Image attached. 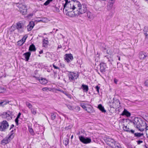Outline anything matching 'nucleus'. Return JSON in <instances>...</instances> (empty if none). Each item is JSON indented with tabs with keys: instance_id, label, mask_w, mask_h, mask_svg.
I'll use <instances>...</instances> for the list:
<instances>
[{
	"instance_id": "49530a36",
	"label": "nucleus",
	"mask_w": 148,
	"mask_h": 148,
	"mask_svg": "<svg viewBox=\"0 0 148 148\" xmlns=\"http://www.w3.org/2000/svg\"><path fill=\"white\" fill-rule=\"evenodd\" d=\"M27 36L26 35H25L22 38V39L21 40L22 41L24 42H25L26 39H27Z\"/></svg>"
},
{
	"instance_id": "603ef678",
	"label": "nucleus",
	"mask_w": 148,
	"mask_h": 148,
	"mask_svg": "<svg viewBox=\"0 0 148 148\" xmlns=\"http://www.w3.org/2000/svg\"><path fill=\"white\" fill-rule=\"evenodd\" d=\"M49 88L46 87H44L42 89V90L43 91H46L48 90H49Z\"/></svg>"
},
{
	"instance_id": "8fccbe9b",
	"label": "nucleus",
	"mask_w": 148,
	"mask_h": 148,
	"mask_svg": "<svg viewBox=\"0 0 148 148\" xmlns=\"http://www.w3.org/2000/svg\"><path fill=\"white\" fill-rule=\"evenodd\" d=\"M33 28V27H32L28 25L27 26L28 31H31L32 29Z\"/></svg>"
},
{
	"instance_id": "a878e982",
	"label": "nucleus",
	"mask_w": 148,
	"mask_h": 148,
	"mask_svg": "<svg viewBox=\"0 0 148 148\" xmlns=\"http://www.w3.org/2000/svg\"><path fill=\"white\" fill-rule=\"evenodd\" d=\"M98 108L102 112H106V110H105L104 108L101 104L98 106Z\"/></svg>"
},
{
	"instance_id": "20e7f679",
	"label": "nucleus",
	"mask_w": 148,
	"mask_h": 148,
	"mask_svg": "<svg viewBox=\"0 0 148 148\" xmlns=\"http://www.w3.org/2000/svg\"><path fill=\"white\" fill-rule=\"evenodd\" d=\"M68 76L69 78V80L70 82H72L78 78L79 75L76 73L70 72L68 75Z\"/></svg>"
},
{
	"instance_id": "69168bd1",
	"label": "nucleus",
	"mask_w": 148,
	"mask_h": 148,
	"mask_svg": "<svg viewBox=\"0 0 148 148\" xmlns=\"http://www.w3.org/2000/svg\"><path fill=\"white\" fill-rule=\"evenodd\" d=\"M43 51L42 50H41V51H39V53L40 54H42L43 53Z\"/></svg>"
},
{
	"instance_id": "2f4dec72",
	"label": "nucleus",
	"mask_w": 148,
	"mask_h": 148,
	"mask_svg": "<svg viewBox=\"0 0 148 148\" xmlns=\"http://www.w3.org/2000/svg\"><path fill=\"white\" fill-rule=\"evenodd\" d=\"M106 53L108 54L111 55L113 53L111 49H108L106 51Z\"/></svg>"
},
{
	"instance_id": "f3484780",
	"label": "nucleus",
	"mask_w": 148,
	"mask_h": 148,
	"mask_svg": "<svg viewBox=\"0 0 148 148\" xmlns=\"http://www.w3.org/2000/svg\"><path fill=\"white\" fill-rule=\"evenodd\" d=\"M31 53L30 51L26 52L23 54V55L26 59V61H28L31 55Z\"/></svg>"
},
{
	"instance_id": "c03bdc74",
	"label": "nucleus",
	"mask_w": 148,
	"mask_h": 148,
	"mask_svg": "<svg viewBox=\"0 0 148 148\" xmlns=\"http://www.w3.org/2000/svg\"><path fill=\"white\" fill-rule=\"evenodd\" d=\"M28 25L31 26L32 27H33L34 25V22L33 21H31L30 22L29 25Z\"/></svg>"
},
{
	"instance_id": "0e129e2a",
	"label": "nucleus",
	"mask_w": 148,
	"mask_h": 148,
	"mask_svg": "<svg viewBox=\"0 0 148 148\" xmlns=\"http://www.w3.org/2000/svg\"><path fill=\"white\" fill-rule=\"evenodd\" d=\"M114 82L115 83H116V84L117 83V81L116 79H114Z\"/></svg>"
},
{
	"instance_id": "5701e85b",
	"label": "nucleus",
	"mask_w": 148,
	"mask_h": 148,
	"mask_svg": "<svg viewBox=\"0 0 148 148\" xmlns=\"http://www.w3.org/2000/svg\"><path fill=\"white\" fill-rule=\"evenodd\" d=\"M36 50L34 44H32L30 46L29 48V51H36Z\"/></svg>"
},
{
	"instance_id": "7c9ffc66",
	"label": "nucleus",
	"mask_w": 148,
	"mask_h": 148,
	"mask_svg": "<svg viewBox=\"0 0 148 148\" xmlns=\"http://www.w3.org/2000/svg\"><path fill=\"white\" fill-rule=\"evenodd\" d=\"M9 102L8 101H0V106H4L5 105L7 104Z\"/></svg>"
},
{
	"instance_id": "09e8293b",
	"label": "nucleus",
	"mask_w": 148,
	"mask_h": 148,
	"mask_svg": "<svg viewBox=\"0 0 148 148\" xmlns=\"http://www.w3.org/2000/svg\"><path fill=\"white\" fill-rule=\"evenodd\" d=\"M145 128H146V134L147 136V137L148 138V126H145Z\"/></svg>"
},
{
	"instance_id": "4468645a",
	"label": "nucleus",
	"mask_w": 148,
	"mask_h": 148,
	"mask_svg": "<svg viewBox=\"0 0 148 148\" xmlns=\"http://www.w3.org/2000/svg\"><path fill=\"white\" fill-rule=\"evenodd\" d=\"M73 59V57L72 54H66L65 55V60L68 62H69L71 61Z\"/></svg>"
},
{
	"instance_id": "6e6d98bb",
	"label": "nucleus",
	"mask_w": 148,
	"mask_h": 148,
	"mask_svg": "<svg viewBox=\"0 0 148 148\" xmlns=\"http://www.w3.org/2000/svg\"><path fill=\"white\" fill-rule=\"evenodd\" d=\"M136 142H137L138 144V145H139L140 143H143V141L140 140H137L136 141Z\"/></svg>"
},
{
	"instance_id": "39448f33",
	"label": "nucleus",
	"mask_w": 148,
	"mask_h": 148,
	"mask_svg": "<svg viewBox=\"0 0 148 148\" xmlns=\"http://www.w3.org/2000/svg\"><path fill=\"white\" fill-rule=\"evenodd\" d=\"M65 12L66 15L71 17H73L79 15L77 10L76 9L74 10H69V9H67L66 10V11H65Z\"/></svg>"
},
{
	"instance_id": "338daca9",
	"label": "nucleus",
	"mask_w": 148,
	"mask_h": 148,
	"mask_svg": "<svg viewBox=\"0 0 148 148\" xmlns=\"http://www.w3.org/2000/svg\"><path fill=\"white\" fill-rule=\"evenodd\" d=\"M108 16H107V18H106V19L107 20H108L110 18H111V16H110V18H108Z\"/></svg>"
},
{
	"instance_id": "412c9836",
	"label": "nucleus",
	"mask_w": 148,
	"mask_h": 148,
	"mask_svg": "<svg viewBox=\"0 0 148 148\" xmlns=\"http://www.w3.org/2000/svg\"><path fill=\"white\" fill-rule=\"evenodd\" d=\"M92 107L91 106H87L85 110L88 113H92L93 112Z\"/></svg>"
},
{
	"instance_id": "bf43d9fd",
	"label": "nucleus",
	"mask_w": 148,
	"mask_h": 148,
	"mask_svg": "<svg viewBox=\"0 0 148 148\" xmlns=\"http://www.w3.org/2000/svg\"><path fill=\"white\" fill-rule=\"evenodd\" d=\"M21 114L20 112H19L18 114V115L16 117H17V118H19L20 116H21Z\"/></svg>"
},
{
	"instance_id": "37998d69",
	"label": "nucleus",
	"mask_w": 148,
	"mask_h": 148,
	"mask_svg": "<svg viewBox=\"0 0 148 148\" xmlns=\"http://www.w3.org/2000/svg\"><path fill=\"white\" fill-rule=\"evenodd\" d=\"M64 94L65 95H66L68 98L70 99H71V95L69 94L66 91Z\"/></svg>"
},
{
	"instance_id": "4c0bfd02",
	"label": "nucleus",
	"mask_w": 148,
	"mask_h": 148,
	"mask_svg": "<svg viewBox=\"0 0 148 148\" xmlns=\"http://www.w3.org/2000/svg\"><path fill=\"white\" fill-rule=\"evenodd\" d=\"M32 113L33 114L35 115L36 113V111L35 109H31Z\"/></svg>"
},
{
	"instance_id": "c756f323",
	"label": "nucleus",
	"mask_w": 148,
	"mask_h": 148,
	"mask_svg": "<svg viewBox=\"0 0 148 148\" xmlns=\"http://www.w3.org/2000/svg\"><path fill=\"white\" fill-rule=\"evenodd\" d=\"M56 113H51V119L52 120H54L55 119V118H56Z\"/></svg>"
},
{
	"instance_id": "ea45409f",
	"label": "nucleus",
	"mask_w": 148,
	"mask_h": 148,
	"mask_svg": "<svg viewBox=\"0 0 148 148\" xmlns=\"http://www.w3.org/2000/svg\"><path fill=\"white\" fill-rule=\"evenodd\" d=\"M69 139L66 138L64 142V143L66 146L69 143Z\"/></svg>"
},
{
	"instance_id": "79ce46f5",
	"label": "nucleus",
	"mask_w": 148,
	"mask_h": 148,
	"mask_svg": "<svg viewBox=\"0 0 148 148\" xmlns=\"http://www.w3.org/2000/svg\"><path fill=\"white\" fill-rule=\"evenodd\" d=\"M5 91V88L0 87V93H3Z\"/></svg>"
},
{
	"instance_id": "e2e57ef3",
	"label": "nucleus",
	"mask_w": 148,
	"mask_h": 148,
	"mask_svg": "<svg viewBox=\"0 0 148 148\" xmlns=\"http://www.w3.org/2000/svg\"><path fill=\"white\" fill-rule=\"evenodd\" d=\"M14 127V125L13 124L12 125L10 126V130H11V129Z\"/></svg>"
},
{
	"instance_id": "6ab92c4d",
	"label": "nucleus",
	"mask_w": 148,
	"mask_h": 148,
	"mask_svg": "<svg viewBox=\"0 0 148 148\" xmlns=\"http://www.w3.org/2000/svg\"><path fill=\"white\" fill-rule=\"evenodd\" d=\"M122 115H125L127 116L130 117L131 115V113L127 111V110L124 109V111L121 114Z\"/></svg>"
},
{
	"instance_id": "9b49d317",
	"label": "nucleus",
	"mask_w": 148,
	"mask_h": 148,
	"mask_svg": "<svg viewBox=\"0 0 148 148\" xmlns=\"http://www.w3.org/2000/svg\"><path fill=\"white\" fill-rule=\"evenodd\" d=\"M12 112L8 111L6 112H4L3 114V115L8 120H10L12 119Z\"/></svg>"
},
{
	"instance_id": "a19ab883",
	"label": "nucleus",
	"mask_w": 148,
	"mask_h": 148,
	"mask_svg": "<svg viewBox=\"0 0 148 148\" xmlns=\"http://www.w3.org/2000/svg\"><path fill=\"white\" fill-rule=\"evenodd\" d=\"M24 43V42L22 41V40H21L20 41H19L18 42V45H19V46H21Z\"/></svg>"
},
{
	"instance_id": "774afa93",
	"label": "nucleus",
	"mask_w": 148,
	"mask_h": 148,
	"mask_svg": "<svg viewBox=\"0 0 148 148\" xmlns=\"http://www.w3.org/2000/svg\"><path fill=\"white\" fill-rule=\"evenodd\" d=\"M117 57H118V60H119L120 61L121 60L120 57L118 56Z\"/></svg>"
},
{
	"instance_id": "b1692460",
	"label": "nucleus",
	"mask_w": 148,
	"mask_h": 148,
	"mask_svg": "<svg viewBox=\"0 0 148 148\" xmlns=\"http://www.w3.org/2000/svg\"><path fill=\"white\" fill-rule=\"evenodd\" d=\"M87 16L88 17L91 19H93L94 16L90 12H87Z\"/></svg>"
},
{
	"instance_id": "de8ad7c7",
	"label": "nucleus",
	"mask_w": 148,
	"mask_h": 148,
	"mask_svg": "<svg viewBox=\"0 0 148 148\" xmlns=\"http://www.w3.org/2000/svg\"><path fill=\"white\" fill-rule=\"evenodd\" d=\"M110 1L112 2L110 3V6L111 7L113 6L115 0H109Z\"/></svg>"
},
{
	"instance_id": "c85d7f7f",
	"label": "nucleus",
	"mask_w": 148,
	"mask_h": 148,
	"mask_svg": "<svg viewBox=\"0 0 148 148\" xmlns=\"http://www.w3.org/2000/svg\"><path fill=\"white\" fill-rule=\"evenodd\" d=\"M134 136L138 137H140L142 136H143V133H136L134 134Z\"/></svg>"
},
{
	"instance_id": "58836bf2",
	"label": "nucleus",
	"mask_w": 148,
	"mask_h": 148,
	"mask_svg": "<svg viewBox=\"0 0 148 148\" xmlns=\"http://www.w3.org/2000/svg\"><path fill=\"white\" fill-rule=\"evenodd\" d=\"M65 3L64 5V8L66 7L68 4H69V3H70L71 2L70 1L69 2L68 0H65Z\"/></svg>"
},
{
	"instance_id": "393cba45",
	"label": "nucleus",
	"mask_w": 148,
	"mask_h": 148,
	"mask_svg": "<svg viewBox=\"0 0 148 148\" xmlns=\"http://www.w3.org/2000/svg\"><path fill=\"white\" fill-rule=\"evenodd\" d=\"M39 81L40 83L42 84H45L47 82V80L44 78L39 79Z\"/></svg>"
},
{
	"instance_id": "3c124183",
	"label": "nucleus",
	"mask_w": 148,
	"mask_h": 148,
	"mask_svg": "<svg viewBox=\"0 0 148 148\" xmlns=\"http://www.w3.org/2000/svg\"><path fill=\"white\" fill-rule=\"evenodd\" d=\"M50 3V2L48 0H47L44 3V5H48Z\"/></svg>"
},
{
	"instance_id": "aec40b11",
	"label": "nucleus",
	"mask_w": 148,
	"mask_h": 148,
	"mask_svg": "<svg viewBox=\"0 0 148 148\" xmlns=\"http://www.w3.org/2000/svg\"><path fill=\"white\" fill-rule=\"evenodd\" d=\"M144 34L145 35V38L148 39V27H145L143 30Z\"/></svg>"
},
{
	"instance_id": "13d9d810",
	"label": "nucleus",
	"mask_w": 148,
	"mask_h": 148,
	"mask_svg": "<svg viewBox=\"0 0 148 148\" xmlns=\"http://www.w3.org/2000/svg\"><path fill=\"white\" fill-rule=\"evenodd\" d=\"M53 66L54 67V68L56 69H59V68L58 67L56 66L54 64L53 65Z\"/></svg>"
},
{
	"instance_id": "f03ea898",
	"label": "nucleus",
	"mask_w": 148,
	"mask_h": 148,
	"mask_svg": "<svg viewBox=\"0 0 148 148\" xmlns=\"http://www.w3.org/2000/svg\"><path fill=\"white\" fill-rule=\"evenodd\" d=\"M73 5V6L76 8L79 15L83 14L86 11V5L85 4L81 5L78 1L74 2Z\"/></svg>"
},
{
	"instance_id": "9d476101",
	"label": "nucleus",
	"mask_w": 148,
	"mask_h": 148,
	"mask_svg": "<svg viewBox=\"0 0 148 148\" xmlns=\"http://www.w3.org/2000/svg\"><path fill=\"white\" fill-rule=\"evenodd\" d=\"M13 130H12L11 131L10 134L9 135V137L7 138H5L3 140L1 141L2 144H6L8 143L9 141V140L10 139H12L14 137V136L13 135Z\"/></svg>"
},
{
	"instance_id": "1a4fd4ad",
	"label": "nucleus",
	"mask_w": 148,
	"mask_h": 148,
	"mask_svg": "<svg viewBox=\"0 0 148 148\" xmlns=\"http://www.w3.org/2000/svg\"><path fill=\"white\" fill-rule=\"evenodd\" d=\"M16 27L18 30V32L21 33L24 31V26L22 23L19 22L16 23Z\"/></svg>"
},
{
	"instance_id": "ddd939ff",
	"label": "nucleus",
	"mask_w": 148,
	"mask_h": 148,
	"mask_svg": "<svg viewBox=\"0 0 148 148\" xmlns=\"http://www.w3.org/2000/svg\"><path fill=\"white\" fill-rule=\"evenodd\" d=\"M115 141L113 139L109 138H107L106 139V142L107 144L112 147Z\"/></svg>"
},
{
	"instance_id": "f8f14e48",
	"label": "nucleus",
	"mask_w": 148,
	"mask_h": 148,
	"mask_svg": "<svg viewBox=\"0 0 148 148\" xmlns=\"http://www.w3.org/2000/svg\"><path fill=\"white\" fill-rule=\"evenodd\" d=\"M77 1H72L71 2H70L69 4L67 5V6H66V7L64 8V10L65 9V10L66 11V10L69 9V10H74L76 9V8H74L73 7V4L74 3V2H77Z\"/></svg>"
},
{
	"instance_id": "7ed1b4c3",
	"label": "nucleus",
	"mask_w": 148,
	"mask_h": 148,
	"mask_svg": "<svg viewBox=\"0 0 148 148\" xmlns=\"http://www.w3.org/2000/svg\"><path fill=\"white\" fill-rule=\"evenodd\" d=\"M112 99L113 100L112 102L109 101L108 103L111 108H119L121 106L119 101L117 99L114 100V98H112Z\"/></svg>"
},
{
	"instance_id": "5fc2aeb1",
	"label": "nucleus",
	"mask_w": 148,
	"mask_h": 148,
	"mask_svg": "<svg viewBox=\"0 0 148 148\" xmlns=\"http://www.w3.org/2000/svg\"><path fill=\"white\" fill-rule=\"evenodd\" d=\"M145 86H148V79L145 81Z\"/></svg>"
},
{
	"instance_id": "052dcab7",
	"label": "nucleus",
	"mask_w": 148,
	"mask_h": 148,
	"mask_svg": "<svg viewBox=\"0 0 148 148\" xmlns=\"http://www.w3.org/2000/svg\"><path fill=\"white\" fill-rule=\"evenodd\" d=\"M130 132L132 134H134V130H130V132Z\"/></svg>"
},
{
	"instance_id": "4d7b16f0",
	"label": "nucleus",
	"mask_w": 148,
	"mask_h": 148,
	"mask_svg": "<svg viewBox=\"0 0 148 148\" xmlns=\"http://www.w3.org/2000/svg\"><path fill=\"white\" fill-rule=\"evenodd\" d=\"M18 118H17L16 117L15 119V122L17 125H18Z\"/></svg>"
},
{
	"instance_id": "0eeeda50",
	"label": "nucleus",
	"mask_w": 148,
	"mask_h": 148,
	"mask_svg": "<svg viewBox=\"0 0 148 148\" xmlns=\"http://www.w3.org/2000/svg\"><path fill=\"white\" fill-rule=\"evenodd\" d=\"M9 124L6 121H3L0 125V130L1 131H5L6 129L9 127Z\"/></svg>"
},
{
	"instance_id": "a211bd4d",
	"label": "nucleus",
	"mask_w": 148,
	"mask_h": 148,
	"mask_svg": "<svg viewBox=\"0 0 148 148\" xmlns=\"http://www.w3.org/2000/svg\"><path fill=\"white\" fill-rule=\"evenodd\" d=\"M49 44V41L47 38H46L43 40L42 41V45L43 47H47Z\"/></svg>"
},
{
	"instance_id": "2eb2a0df",
	"label": "nucleus",
	"mask_w": 148,
	"mask_h": 148,
	"mask_svg": "<svg viewBox=\"0 0 148 148\" xmlns=\"http://www.w3.org/2000/svg\"><path fill=\"white\" fill-rule=\"evenodd\" d=\"M139 58L140 60H144L148 58V55L143 52H140L139 54Z\"/></svg>"
},
{
	"instance_id": "423d86ee",
	"label": "nucleus",
	"mask_w": 148,
	"mask_h": 148,
	"mask_svg": "<svg viewBox=\"0 0 148 148\" xmlns=\"http://www.w3.org/2000/svg\"><path fill=\"white\" fill-rule=\"evenodd\" d=\"M19 11L23 15H25L26 14L27 11V8L25 5H23L22 4H20L18 5Z\"/></svg>"
},
{
	"instance_id": "bb28decb",
	"label": "nucleus",
	"mask_w": 148,
	"mask_h": 148,
	"mask_svg": "<svg viewBox=\"0 0 148 148\" xmlns=\"http://www.w3.org/2000/svg\"><path fill=\"white\" fill-rule=\"evenodd\" d=\"M82 87L84 91L86 92H88V88L87 85L83 84L82 85Z\"/></svg>"
},
{
	"instance_id": "dca6fc26",
	"label": "nucleus",
	"mask_w": 148,
	"mask_h": 148,
	"mask_svg": "<svg viewBox=\"0 0 148 148\" xmlns=\"http://www.w3.org/2000/svg\"><path fill=\"white\" fill-rule=\"evenodd\" d=\"M100 67V71L102 72H104L105 71L106 68V65L105 63H100L99 65Z\"/></svg>"
},
{
	"instance_id": "473e14b6",
	"label": "nucleus",
	"mask_w": 148,
	"mask_h": 148,
	"mask_svg": "<svg viewBox=\"0 0 148 148\" xmlns=\"http://www.w3.org/2000/svg\"><path fill=\"white\" fill-rule=\"evenodd\" d=\"M80 110V107L78 106H76L74 108V111L76 112H78Z\"/></svg>"
},
{
	"instance_id": "680f3d73",
	"label": "nucleus",
	"mask_w": 148,
	"mask_h": 148,
	"mask_svg": "<svg viewBox=\"0 0 148 148\" xmlns=\"http://www.w3.org/2000/svg\"><path fill=\"white\" fill-rule=\"evenodd\" d=\"M58 91H59L60 92H61L63 93H65V91H63L62 90H58Z\"/></svg>"
},
{
	"instance_id": "a18cd8bd",
	"label": "nucleus",
	"mask_w": 148,
	"mask_h": 148,
	"mask_svg": "<svg viewBox=\"0 0 148 148\" xmlns=\"http://www.w3.org/2000/svg\"><path fill=\"white\" fill-rule=\"evenodd\" d=\"M95 88L96 89V91H97L98 93H99L100 87L98 86H96L95 87Z\"/></svg>"
},
{
	"instance_id": "f704fd0d",
	"label": "nucleus",
	"mask_w": 148,
	"mask_h": 148,
	"mask_svg": "<svg viewBox=\"0 0 148 148\" xmlns=\"http://www.w3.org/2000/svg\"><path fill=\"white\" fill-rule=\"evenodd\" d=\"M81 106L84 109L86 110L87 106H86L85 104L84 103H82L80 104Z\"/></svg>"
},
{
	"instance_id": "72a5a7b5",
	"label": "nucleus",
	"mask_w": 148,
	"mask_h": 148,
	"mask_svg": "<svg viewBox=\"0 0 148 148\" xmlns=\"http://www.w3.org/2000/svg\"><path fill=\"white\" fill-rule=\"evenodd\" d=\"M26 105L28 107L29 109L32 108V105L31 103L28 102H26L25 103Z\"/></svg>"
},
{
	"instance_id": "c9c22d12",
	"label": "nucleus",
	"mask_w": 148,
	"mask_h": 148,
	"mask_svg": "<svg viewBox=\"0 0 148 148\" xmlns=\"http://www.w3.org/2000/svg\"><path fill=\"white\" fill-rule=\"evenodd\" d=\"M29 130L31 134L33 135H34V132L33 129L32 128H29Z\"/></svg>"
},
{
	"instance_id": "cd10ccee",
	"label": "nucleus",
	"mask_w": 148,
	"mask_h": 148,
	"mask_svg": "<svg viewBox=\"0 0 148 148\" xmlns=\"http://www.w3.org/2000/svg\"><path fill=\"white\" fill-rule=\"evenodd\" d=\"M65 105L70 110H72L74 109V107L71 104H66Z\"/></svg>"
},
{
	"instance_id": "864d4df0",
	"label": "nucleus",
	"mask_w": 148,
	"mask_h": 148,
	"mask_svg": "<svg viewBox=\"0 0 148 148\" xmlns=\"http://www.w3.org/2000/svg\"><path fill=\"white\" fill-rule=\"evenodd\" d=\"M113 6L111 7L110 6V4L108 5H107V8L108 10H110L112 8Z\"/></svg>"
},
{
	"instance_id": "e433bc0d",
	"label": "nucleus",
	"mask_w": 148,
	"mask_h": 148,
	"mask_svg": "<svg viewBox=\"0 0 148 148\" xmlns=\"http://www.w3.org/2000/svg\"><path fill=\"white\" fill-rule=\"evenodd\" d=\"M123 130L126 131V132H130L129 130V129L127 127V126H124L123 127Z\"/></svg>"
},
{
	"instance_id": "4be33fe9",
	"label": "nucleus",
	"mask_w": 148,
	"mask_h": 148,
	"mask_svg": "<svg viewBox=\"0 0 148 148\" xmlns=\"http://www.w3.org/2000/svg\"><path fill=\"white\" fill-rule=\"evenodd\" d=\"M112 148H122L121 145L118 142L115 141L114 144L112 147Z\"/></svg>"
},
{
	"instance_id": "6e6552de",
	"label": "nucleus",
	"mask_w": 148,
	"mask_h": 148,
	"mask_svg": "<svg viewBox=\"0 0 148 148\" xmlns=\"http://www.w3.org/2000/svg\"><path fill=\"white\" fill-rule=\"evenodd\" d=\"M79 138L80 141L82 143L87 144L90 143L91 142V140L88 138H85L84 136H79Z\"/></svg>"
},
{
	"instance_id": "f257e3e1",
	"label": "nucleus",
	"mask_w": 148,
	"mask_h": 148,
	"mask_svg": "<svg viewBox=\"0 0 148 148\" xmlns=\"http://www.w3.org/2000/svg\"><path fill=\"white\" fill-rule=\"evenodd\" d=\"M132 122L134 127H136L141 132L144 130L147 124L146 123L143 122L140 118L138 117L135 118Z\"/></svg>"
}]
</instances>
